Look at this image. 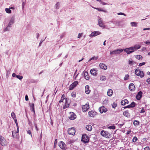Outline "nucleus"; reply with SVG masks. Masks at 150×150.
Masks as SVG:
<instances>
[{"instance_id":"15","label":"nucleus","mask_w":150,"mask_h":150,"mask_svg":"<svg viewBox=\"0 0 150 150\" xmlns=\"http://www.w3.org/2000/svg\"><path fill=\"white\" fill-rule=\"evenodd\" d=\"M121 21H115L112 22V23L115 24L116 25L118 26H121L122 25L121 24Z\"/></svg>"},{"instance_id":"29","label":"nucleus","mask_w":150,"mask_h":150,"mask_svg":"<svg viewBox=\"0 0 150 150\" xmlns=\"http://www.w3.org/2000/svg\"><path fill=\"white\" fill-rule=\"evenodd\" d=\"M11 116L15 121H16V118L14 112H12L11 113Z\"/></svg>"},{"instance_id":"20","label":"nucleus","mask_w":150,"mask_h":150,"mask_svg":"<svg viewBox=\"0 0 150 150\" xmlns=\"http://www.w3.org/2000/svg\"><path fill=\"white\" fill-rule=\"evenodd\" d=\"M141 46L139 45H136L134 46L131 47V49H132L133 50H137L140 48Z\"/></svg>"},{"instance_id":"19","label":"nucleus","mask_w":150,"mask_h":150,"mask_svg":"<svg viewBox=\"0 0 150 150\" xmlns=\"http://www.w3.org/2000/svg\"><path fill=\"white\" fill-rule=\"evenodd\" d=\"M91 74L93 76H96L97 73L96 69H91L90 70Z\"/></svg>"},{"instance_id":"11","label":"nucleus","mask_w":150,"mask_h":150,"mask_svg":"<svg viewBox=\"0 0 150 150\" xmlns=\"http://www.w3.org/2000/svg\"><path fill=\"white\" fill-rule=\"evenodd\" d=\"M99 110L100 112L101 113H102L103 112H105L107 111V109L103 106L100 107L99 108Z\"/></svg>"},{"instance_id":"32","label":"nucleus","mask_w":150,"mask_h":150,"mask_svg":"<svg viewBox=\"0 0 150 150\" xmlns=\"http://www.w3.org/2000/svg\"><path fill=\"white\" fill-rule=\"evenodd\" d=\"M137 23L135 22H131L130 23L131 25L132 26L137 27Z\"/></svg>"},{"instance_id":"17","label":"nucleus","mask_w":150,"mask_h":150,"mask_svg":"<svg viewBox=\"0 0 150 150\" xmlns=\"http://www.w3.org/2000/svg\"><path fill=\"white\" fill-rule=\"evenodd\" d=\"M91 91L89 90V86L88 85H86L85 87V93L88 94L90 93Z\"/></svg>"},{"instance_id":"14","label":"nucleus","mask_w":150,"mask_h":150,"mask_svg":"<svg viewBox=\"0 0 150 150\" xmlns=\"http://www.w3.org/2000/svg\"><path fill=\"white\" fill-rule=\"evenodd\" d=\"M76 117V115L73 112H71L70 116L69 117V118L71 120H74Z\"/></svg>"},{"instance_id":"22","label":"nucleus","mask_w":150,"mask_h":150,"mask_svg":"<svg viewBox=\"0 0 150 150\" xmlns=\"http://www.w3.org/2000/svg\"><path fill=\"white\" fill-rule=\"evenodd\" d=\"M14 22V18L13 17H12L9 22L8 23V25L9 26L11 27V25H12Z\"/></svg>"},{"instance_id":"28","label":"nucleus","mask_w":150,"mask_h":150,"mask_svg":"<svg viewBox=\"0 0 150 150\" xmlns=\"http://www.w3.org/2000/svg\"><path fill=\"white\" fill-rule=\"evenodd\" d=\"M93 8H94V9H96V10L100 11H102L105 13H107V11L104 10L101 8H98L94 7H93Z\"/></svg>"},{"instance_id":"40","label":"nucleus","mask_w":150,"mask_h":150,"mask_svg":"<svg viewBox=\"0 0 150 150\" xmlns=\"http://www.w3.org/2000/svg\"><path fill=\"white\" fill-rule=\"evenodd\" d=\"M60 3L58 2L55 4V8L56 9H58L59 8Z\"/></svg>"},{"instance_id":"8","label":"nucleus","mask_w":150,"mask_h":150,"mask_svg":"<svg viewBox=\"0 0 150 150\" xmlns=\"http://www.w3.org/2000/svg\"><path fill=\"white\" fill-rule=\"evenodd\" d=\"M132 48L131 47H130L129 48H126L123 50L126 52L127 54H129L134 51V50H133L132 49H131Z\"/></svg>"},{"instance_id":"27","label":"nucleus","mask_w":150,"mask_h":150,"mask_svg":"<svg viewBox=\"0 0 150 150\" xmlns=\"http://www.w3.org/2000/svg\"><path fill=\"white\" fill-rule=\"evenodd\" d=\"M86 129L88 131H91L92 129V127L90 125H87L86 126Z\"/></svg>"},{"instance_id":"37","label":"nucleus","mask_w":150,"mask_h":150,"mask_svg":"<svg viewBox=\"0 0 150 150\" xmlns=\"http://www.w3.org/2000/svg\"><path fill=\"white\" fill-rule=\"evenodd\" d=\"M75 87V86L72 84V83L71 85H70L69 88V90H72L74 89V88Z\"/></svg>"},{"instance_id":"51","label":"nucleus","mask_w":150,"mask_h":150,"mask_svg":"<svg viewBox=\"0 0 150 150\" xmlns=\"http://www.w3.org/2000/svg\"><path fill=\"white\" fill-rule=\"evenodd\" d=\"M88 75V73L86 71L84 72V77H86V76Z\"/></svg>"},{"instance_id":"10","label":"nucleus","mask_w":150,"mask_h":150,"mask_svg":"<svg viewBox=\"0 0 150 150\" xmlns=\"http://www.w3.org/2000/svg\"><path fill=\"white\" fill-rule=\"evenodd\" d=\"M59 147L62 149H64L66 146L65 144L62 141H60L59 144Z\"/></svg>"},{"instance_id":"39","label":"nucleus","mask_w":150,"mask_h":150,"mask_svg":"<svg viewBox=\"0 0 150 150\" xmlns=\"http://www.w3.org/2000/svg\"><path fill=\"white\" fill-rule=\"evenodd\" d=\"M100 80L101 81H105L106 80V77L105 76H101L100 77Z\"/></svg>"},{"instance_id":"21","label":"nucleus","mask_w":150,"mask_h":150,"mask_svg":"<svg viewBox=\"0 0 150 150\" xmlns=\"http://www.w3.org/2000/svg\"><path fill=\"white\" fill-rule=\"evenodd\" d=\"M99 67L100 68L104 70H106L107 68V66L103 63H100Z\"/></svg>"},{"instance_id":"16","label":"nucleus","mask_w":150,"mask_h":150,"mask_svg":"<svg viewBox=\"0 0 150 150\" xmlns=\"http://www.w3.org/2000/svg\"><path fill=\"white\" fill-rule=\"evenodd\" d=\"M129 88L130 91H133L135 90V86L133 83H131L129 85Z\"/></svg>"},{"instance_id":"23","label":"nucleus","mask_w":150,"mask_h":150,"mask_svg":"<svg viewBox=\"0 0 150 150\" xmlns=\"http://www.w3.org/2000/svg\"><path fill=\"white\" fill-rule=\"evenodd\" d=\"M67 98H65V105L63 107V109H65L66 108H68L69 106V105L68 103H67Z\"/></svg>"},{"instance_id":"30","label":"nucleus","mask_w":150,"mask_h":150,"mask_svg":"<svg viewBox=\"0 0 150 150\" xmlns=\"http://www.w3.org/2000/svg\"><path fill=\"white\" fill-rule=\"evenodd\" d=\"M140 122L137 120H134L133 122V124L135 126L138 125H139Z\"/></svg>"},{"instance_id":"7","label":"nucleus","mask_w":150,"mask_h":150,"mask_svg":"<svg viewBox=\"0 0 150 150\" xmlns=\"http://www.w3.org/2000/svg\"><path fill=\"white\" fill-rule=\"evenodd\" d=\"M123 51V49H118L115 50H114L110 52V54L112 55L114 54H120Z\"/></svg>"},{"instance_id":"34","label":"nucleus","mask_w":150,"mask_h":150,"mask_svg":"<svg viewBox=\"0 0 150 150\" xmlns=\"http://www.w3.org/2000/svg\"><path fill=\"white\" fill-rule=\"evenodd\" d=\"M5 10L6 12L8 13H11V11L10 9V8H6L5 9Z\"/></svg>"},{"instance_id":"45","label":"nucleus","mask_w":150,"mask_h":150,"mask_svg":"<svg viewBox=\"0 0 150 150\" xmlns=\"http://www.w3.org/2000/svg\"><path fill=\"white\" fill-rule=\"evenodd\" d=\"M98 58V57H95V56L91 58L89 60V61H91L93 59H97Z\"/></svg>"},{"instance_id":"56","label":"nucleus","mask_w":150,"mask_h":150,"mask_svg":"<svg viewBox=\"0 0 150 150\" xmlns=\"http://www.w3.org/2000/svg\"><path fill=\"white\" fill-rule=\"evenodd\" d=\"M144 43L147 45H149L150 44V41H147L146 42H144Z\"/></svg>"},{"instance_id":"55","label":"nucleus","mask_w":150,"mask_h":150,"mask_svg":"<svg viewBox=\"0 0 150 150\" xmlns=\"http://www.w3.org/2000/svg\"><path fill=\"white\" fill-rule=\"evenodd\" d=\"M145 64V63L144 62H142V63H140L139 64V66H141L142 65H144Z\"/></svg>"},{"instance_id":"24","label":"nucleus","mask_w":150,"mask_h":150,"mask_svg":"<svg viewBox=\"0 0 150 150\" xmlns=\"http://www.w3.org/2000/svg\"><path fill=\"white\" fill-rule=\"evenodd\" d=\"M128 101L126 99H125L124 100H122L121 102V104L123 105H124L126 104H128Z\"/></svg>"},{"instance_id":"33","label":"nucleus","mask_w":150,"mask_h":150,"mask_svg":"<svg viewBox=\"0 0 150 150\" xmlns=\"http://www.w3.org/2000/svg\"><path fill=\"white\" fill-rule=\"evenodd\" d=\"M136 103L134 102H132L131 104L129 105L130 108H134L135 107Z\"/></svg>"},{"instance_id":"31","label":"nucleus","mask_w":150,"mask_h":150,"mask_svg":"<svg viewBox=\"0 0 150 150\" xmlns=\"http://www.w3.org/2000/svg\"><path fill=\"white\" fill-rule=\"evenodd\" d=\"M123 114L124 115L127 117H128L129 115V113L127 111H125L123 112Z\"/></svg>"},{"instance_id":"47","label":"nucleus","mask_w":150,"mask_h":150,"mask_svg":"<svg viewBox=\"0 0 150 150\" xmlns=\"http://www.w3.org/2000/svg\"><path fill=\"white\" fill-rule=\"evenodd\" d=\"M109 129H115V127L114 125L108 127Z\"/></svg>"},{"instance_id":"35","label":"nucleus","mask_w":150,"mask_h":150,"mask_svg":"<svg viewBox=\"0 0 150 150\" xmlns=\"http://www.w3.org/2000/svg\"><path fill=\"white\" fill-rule=\"evenodd\" d=\"M136 64V62L133 61H129V64L130 65H133Z\"/></svg>"},{"instance_id":"1","label":"nucleus","mask_w":150,"mask_h":150,"mask_svg":"<svg viewBox=\"0 0 150 150\" xmlns=\"http://www.w3.org/2000/svg\"><path fill=\"white\" fill-rule=\"evenodd\" d=\"M135 74L138 76H139L141 78L144 76V72L139 70V69H137L135 71Z\"/></svg>"},{"instance_id":"53","label":"nucleus","mask_w":150,"mask_h":150,"mask_svg":"<svg viewBox=\"0 0 150 150\" xmlns=\"http://www.w3.org/2000/svg\"><path fill=\"white\" fill-rule=\"evenodd\" d=\"M27 133L29 134H30L31 135V136L32 137V133H31V131L30 130H28L27 131Z\"/></svg>"},{"instance_id":"3","label":"nucleus","mask_w":150,"mask_h":150,"mask_svg":"<svg viewBox=\"0 0 150 150\" xmlns=\"http://www.w3.org/2000/svg\"><path fill=\"white\" fill-rule=\"evenodd\" d=\"M8 144L7 142L2 136H0V144L2 146L6 145Z\"/></svg>"},{"instance_id":"52","label":"nucleus","mask_w":150,"mask_h":150,"mask_svg":"<svg viewBox=\"0 0 150 150\" xmlns=\"http://www.w3.org/2000/svg\"><path fill=\"white\" fill-rule=\"evenodd\" d=\"M64 99V98H62V97H61V100L59 101V102L60 103H61L62 102H63V100Z\"/></svg>"},{"instance_id":"58","label":"nucleus","mask_w":150,"mask_h":150,"mask_svg":"<svg viewBox=\"0 0 150 150\" xmlns=\"http://www.w3.org/2000/svg\"><path fill=\"white\" fill-rule=\"evenodd\" d=\"M144 150H149V146H146L144 149Z\"/></svg>"},{"instance_id":"49","label":"nucleus","mask_w":150,"mask_h":150,"mask_svg":"<svg viewBox=\"0 0 150 150\" xmlns=\"http://www.w3.org/2000/svg\"><path fill=\"white\" fill-rule=\"evenodd\" d=\"M117 14L118 15H124L125 16H126V15L125 14V13H121V12L118 13H117Z\"/></svg>"},{"instance_id":"64","label":"nucleus","mask_w":150,"mask_h":150,"mask_svg":"<svg viewBox=\"0 0 150 150\" xmlns=\"http://www.w3.org/2000/svg\"><path fill=\"white\" fill-rule=\"evenodd\" d=\"M146 82L149 84L150 83V78H149L146 80Z\"/></svg>"},{"instance_id":"41","label":"nucleus","mask_w":150,"mask_h":150,"mask_svg":"<svg viewBox=\"0 0 150 150\" xmlns=\"http://www.w3.org/2000/svg\"><path fill=\"white\" fill-rule=\"evenodd\" d=\"M136 57L137 59H139V60H140L141 59V57L142 58V57L139 55H136Z\"/></svg>"},{"instance_id":"46","label":"nucleus","mask_w":150,"mask_h":150,"mask_svg":"<svg viewBox=\"0 0 150 150\" xmlns=\"http://www.w3.org/2000/svg\"><path fill=\"white\" fill-rule=\"evenodd\" d=\"M71 95L72 97H76V94L75 92H73L71 94Z\"/></svg>"},{"instance_id":"36","label":"nucleus","mask_w":150,"mask_h":150,"mask_svg":"<svg viewBox=\"0 0 150 150\" xmlns=\"http://www.w3.org/2000/svg\"><path fill=\"white\" fill-rule=\"evenodd\" d=\"M129 76L128 74H126L125 75V76L124 77V80L125 81H126L128 80L129 78Z\"/></svg>"},{"instance_id":"60","label":"nucleus","mask_w":150,"mask_h":150,"mask_svg":"<svg viewBox=\"0 0 150 150\" xmlns=\"http://www.w3.org/2000/svg\"><path fill=\"white\" fill-rule=\"evenodd\" d=\"M44 41V40H41L39 43V47H40L41 46V45L42 43L43 42V41Z\"/></svg>"},{"instance_id":"61","label":"nucleus","mask_w":150,"mask_h":150,"mask_svg":"<svg viewBox=\"0 0 150 150\" xmlns=\"http://www.w3.org/2000/svg\"><path fill=\"white\" fill-rule=\"evenodd\" d=\"M65 35V33H62V34L60 36V38H61V39H62L63 37H64V36Z\"/></svg>"},{"instance_id":"38","label":"nucleus","mask_w":150,"mask_h":150,"mask_svg":"<svg viewBox=\"0 0 150 150\" xmlns=\"http://www.w3.org/2000/svg\"><path fill=\"white\" fill-rule=\"evenodd\" d=\"M11 27V26H9L8 25L7 27L4 29V31L5 32L6 31H9L10 30V28Z\"/></svg>"},{"instance_id":"62","label":"nucleus","mask_w":150,"mask_h":150,"mask_svg":"<svg viewBox=\"0 0 150 150\" xmlns=\"http://www.w3.org/2000/svg\"><path fill=\"white\" fill-rule=\"evenodd\" d=\"M25 100L28 101V96L27 95H26L25 96Z\"/></svg>"},{"instance_id":"26","label":"nucleus","mask_w":150,"mask_h":150,"mask_svg":"<svg viewBox=\"0 0 150 150\" xmlns=\"http://www.w3.org/2000/svg\"><path fill=\"white\" fill-rule=\"evenodd\" d=\"M113 93V92L112 89H109L107 92L108 95L109 96H111Z\"/></svg>"},{"instance_id":"5","label":"nucleus","mask_w":150,"mask_h":150,"mask_svg":"<svg viewBox=\"0 0 150 150\" xmlns=\"http://www.w3.org/2000/svg\"><path fill=\"white\" fill-rule=\"evenodd\" d=\"M98 25L100 27L105 28V26L104 25V23L102 20V18L99 16L98 17Z\"/></svg>"},{"instance_id":"6","label":"nucleus","mask_w":150,"mask_h":150,"mask_svg":"<svg viewBox=\"0 0 150 150\" xmlns=\"http://www.w3.org/2000/svg\"><path fill=\"white\" fill-rule=\"evenodd\" d=\"M68 134L70 135H75L76 132L75 128L71 127L69 128L68 130Z\"/></svg>"},{"instance_id":"63","label":"nucleus","mask_w":150,"mask_h":150,"mask_svg":"<svg viewBox=\"0 0 150 150\" xmlns=\"http://www.w3.org/2000/svg\"><path fill=\"white\" fill-rule=\"evenodd\" d=\"M85 79L87 80H88L89 79V75H87L86 76V77H85Z\"/></svg>"},{"instance_id":"2","label":"nucleus","mask_w":150,"mask_h":150,"mask_svg":"<svg viewBox=\"0 0 150 150\" xmlns=\"http://www.w3.org/2000/svg\"><path fill=\"white\" fill-rule=\"evenodd\" d=\"M100 134L106 138H110L111 137V134L108 132L104 130H103L101 132Z\"/></svg>"},{"instance_id":"43","label":"nucleus","mask_w":150,"mask_h":150,"mask_svg":"<svg viewBox=\"0 0 150 150\" xmlns=\"http://www.w3.org/2000/svg\"><path fill=\"white\" fill-rule=\"evenodd\" d=\"M78 82L77 81H74L73 83H72V84L75 87L78 84Z\"/></svg>"},{"instance_id":"54","label":"nucleus","mask_w":150,"mask_h":150,"mask_svg":"<svg viewBox=\"0 0 150 150\" xmlns=\"http://www.w3.org/2000/svg\"><path fill=\"white\" fill-rule=\"evenodd\" d=\"M16 134V132H12V135L13 137H15L16 136H15V134Z\"/></svg>"},{"instance_id":"12","label":"nucleus","mask_w":150,"mask_h":150,"mask_svg":"<svg viewBox=\"0 0 150 150\" xmlns=\"http://www.w3.org/2000/svg\"><path fill=\"white\" fill-rule=\"evenodd\" d=\"M89 108V105L87 104L83 106L82 110L83 112H86Z\"/></svg>"},{"instance_id":"59","label":"nucleus","mask_w":150,"mask_h":150,"mask_svg":"<svg viewBox=\"0 0 150 150\" xmlns=\"http://www.w3.org/2000/svg\"><path fill=\"white\" fill-rule=\"evenodd\" d=\"M25 5V3L23 2H22V8H24V6Z\"/></svg>"},{"instance_id":"9","label":"nucleus","mask_w":150,"mask_h":150,"mask_svg":"<svg viewBox=\"0 0 150 150\" xmlns=\"http://www.w3.org/2000/svg\"><path fill=\"white\" fill-rule=\"evenodd\" d=\"M101 34V33L99 31H96L92 32L89 35L90 37L96 36Z\"/></svg>"},{"instance_id":"44","label":"nucleus","mask_w":150,"mask_h":150,"mask_svg":"<svg viewBox=\"0 0 150 150\" xmlns=\"http://www.w3.org/2000/svg\"><path fill=\"white\" fill-rule=\"evenodd\" d=\"M16 77L19 80H21L23 78V76L18 75L16 76Z\"/></svg>"},{"instance_id":"50","label":"nucleus","mask_w":150,"mask_h":150,"mask_svg":"<svg viewBox=\"0 0 150 150\" xmlns=\"http://www.w3.org/2000/svg\"><path fill=\"white\" fill-rule=\"evenodd\" d=\"M82 35H83L82 33H79L78 35V38H81V37L82 36Z\"/></svg>"},{"instance_id":"13","label":"nucleus","mask_w":150,"mask_h":150,"mask_svg":"<svg viewBox=\"0 0 150 150\" xmlns=\"http://www.w3.org/2000/svg\"><path fill=\"white\" fill-rule=\"evenodd\" d=\"M142 92L141 91H140L138 93L136 96V98L137 100H139L141 99L142 97Z\"/></svg>"},{"instance_id":"25","label":"nucleus","mask_w":150,"mask_h":150,"mask_svg":"<svg viewBox=\"0 0 150 150\" xmlns=\"http://www.w3.org/2000/svg\"><path fill=\"white\" fill-rule=\"evenodd\" d=\"M30 109L32 111H33L35 114V112L34 110V106L33 103H32L30 104Z\"/></svg>"},{"instance_id":"57","label":"nucleus","mask_w":150,"mask_h":150,"mask_svg":"<svg viewBox=\"0 0 150 150\" xmlns=\"http://www.w3.org/2000/svg\"><path fill=\"white\" fill-rule=\"evenodd\" d=\"M144 112L145 110L144 108H142L141 110V111L140 112L141 113H144Z\"/></svg>"},{"instance_id":"48","label":"nucleus","mask_w":150,"mask_h":150,"mask_svg":"<svg viewBox=\"0 0 150 150\" xmlns=\"http://www.w3.org/2000/svg\"><path fill=\"white\" fill-rule=\"evenodd\" d=\"M112 107L113 108H115L117 106V103H114L112 105Z\"/></svg>"},{"instance_id":"42","label":"nucleus","mask_w":150,"mask_h":150,"mask_svg":"<svg viewBox=\"0 0 150 150\" xmlns=\"http://www.w3.org/2000/svg\"><path fill=\"white\" fill-rule=\"evenodd\" d=\"M137 139H138L136 137H134L133 138L132 142H135L137 141Z\"/></svg>"},{"instance_id":"18","label":"nucleus","mask_w":150,"mask_h":150,"mask_svg":"<svg viewBox=\"0 0 150 150\" xmlns=\"http://www.w3.org/2000/svg\"><path fill=\"white\" fill-rule=\"evenodd\" d=\"M89 116L91 117H94L96 115V112L93 111H90L88 112Z\"/></svg>"},{"instance_id":"4","label":"nucleus","mask_w":150,"mask_h":150,"mask_svg":"<svg viewBox=\"0 0 150 150\" xmlns=\"http://www.w3.org/2000/svg\"><path fill=\"white\" fill-rule=\"evenodd\" d=\"M89 140V137L86 134L83 135L81 138V141L85 143H87Z\"/></svg>"}]
</instances>
